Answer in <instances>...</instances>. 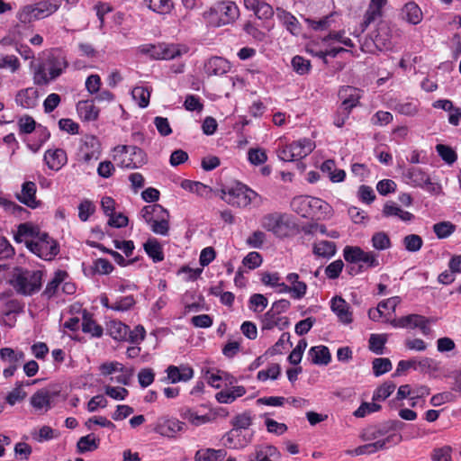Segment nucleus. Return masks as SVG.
<instances>
[{"label":"nucleus","mask_w":461,"mask_h":461,"mask_svg":"<svg viewBox=\"0 0 461 461\" xmlns=\"http://www.w3.org/2000/svg\"><path fill=\"white\" fill-rule=\"evenodd\" d=\"M66 57L61 53L50 54L45 61L40 63L34 70L33 81L39 86H46L58 78L68 68Z\"/></svg>","instance_id":"nucleus-1"},{"label":"nucleus","mask_w":461,"mask_h":461,"mask_svg":"<svg viewBox=\"0 0 461 461\" xmlns=\"http://www.w3.org/2000/svg\"><path fill=\"white\" fill-rule=\"evenodd\" d=\"M41 282V271L16 268L10 284L18 294L30 296L40 291Z\"/></svg>","instance_id":"nucleus-2"},{"label":"nucleus","mask_w":461,"mask_h":461,"mask_svg":"<svg viewBox=\"0 0 461 461\" xmlns=\"http://www.w3.org/2000/svg\"><path fill=\"white\" fill-rule=\"evenodd\" d=\"M240 16V9L232 1H219L203 13V17L216 27L232 23Z\"/></svg>","instance_id":"nucleus-3"},{"label":"nucleus","mask_w":461,"mask_h":461,"mask_svg":"<svg viewBox=\"0 0 461 461\" xmlns=\"http://www.w3.org/2000/svg\"><path fill=\"white\" fill-rule=\"evenodd\" d=\"M26 247L44 260H51L59 251L58 243L46 232H41L35 240H26Z\"/></svg>","instance_id":"nucleus-4"},{"label":"nucleus","mask_w":461,"mask_h":461,"mask_svg":"<svg viewBox=\"0 0 461 461\" xmlns=\"http://www.w3.org/2000/svg\"><path fill=\"white\" fill-rule=\"evenodd\" d=\"M292 209L302 217H311L318 212H326L330 208L323 200L316 197L301 195L294 197L291 202Z\"/></svg>","instance_id":"nucleus-5"},{"label":"nucleus","mask_w":461,"mask_h":461,"mask_svg":"<svg viewBox=\"0 0 461 461\" xmlns=\"http://www.w3.org/2000/svg\"><path fill=\"white\" fill-rule=\"evenodd\" d=\"M114 159L130 152V158L121 159L120 166L125 168H138L146 163V154L136 146L119 145L114 148Z\"/></svg>","instance_id":"nucleus-6"},{"label":"nucleus","mask_w":461,"mask_h":461,"mask_svg":"<svg viewBox=\"0 0 461 461\" xmlns=\"http://www.w3.org/2000/svg\"><path fill=\"white\" fill-rule=\"evenodd\" d=\"M260 224L263 229L278 238H284L288 234V224L285 221V214L279 212L266 214L262 217Z\"/></svg>","instance_id":"nucleus-7"},{"label":"nucleus","mask_w":461,"mask_h":461,"mask_svg":"<svg viewBox=\"0 0 461 461\" xmlns=\"http://www.w3.org/2000/svg\"><path fill=\"white\" fill-rule=\"evenodd\" d=\"M224 196L222 197L225 202H227L230 205L238 206V207H246L248 206L254 197L257 196V194L245 186H240L236 188L230 189L227 193L223 192Z\"/></svg>","instance_id":"nucleus-8"},{"label":"nucleus","mask_w":461,"mask_h":461,"mask_svg":"<svg viewBox=\"0 0 461 461\" xmlns=\"http://www.w3.org/2000/svg\"><path fill=\"white\" fill-rule=\"evenodd\" d=\"M402 440L401 435L391 434L382 440H377L375 442L368 443L363 446H359L355 448L351 454L356 456L373 454L379 450L385 449L388 447L389 444L396 445Z\"/></svg>","instance_id":"nucleus-9"},{"label":"nucleus","mask_w":461,"mask_h":461,"mask_svg":"<svg viewBox=\"0 0 461 461\" xmlns=\"http://www.w3.org/2000/svg\"><path fill=\"white\" fill-rule=\"evenodd\" d=\"M101 155V144L95 136H86L80 148V161L90 163L92 160H97Z\"/></svg>","instance_id":"nucleus-10"},{"label":"nucleus","mask_w":461,"mask_h":461,"mask_svg":"<svg viewBox=\"0 0 461 461\" xmlns=\"http://www.w3.org/2000/svg\"><path fill=\"white\" fill-rule=\"evenodd\" d=\"M184 426V422L175 418H160L158 420L154 430L162 436L171 438L182 431Z\"/></svg>","instance_id":"nucleus-11"},{"label":"nucleus","mask_w":461,"mask_h":461,"mask_svg":"<svg viewBox=\"0 0 461 461\" xmlns=\"http://www.w3.org/2000/svg\"><path fill=\"white\" fill-rule=\"evenodd\" d=\"M36 184L32 181H26L22 185L21 193L16 194L17 200L26 206L35 209L41 205V201L36 199Z\"/></svg>","instance_id":"nucleus-12"},{"label":"nucleus","mask_w":461,"mask_h":461,"mask_svg":"<svg viewBox=\"0 0 461 461\" xmlns=\"http://www.w3.org/2000/svg\"><path fill=\"white\" fill-rule=\"evenodd\" d=\"M330 309L340 322L350 324L353 321L350 306L341 296L337 295L331 299Z\"/></svg>","instance_id":"nucleus-13"},{"label":"nucleus","mask_w":461,"mask_h":461,"mask_svg":"<svg viewBox=\"0 0 461 461\" xmlns=\"http://www.w3.org/2000/svg\"><path fill=\"white\" fill-rule=\"evenodd\" d=\"M167 378L172 384L185 383L191 380L194 376V369L188 365L169 366L167 370Z\"/></svg>","instance_id":"nucleus-14"},{"label":"nucleus","mask_w":461,"mask_h":461,"mask_svg":"<svg viewBox=\"0 0 461 461\" xmlns=\"http://www.w3.org/2000/svg\"><path fill=\"white\" fill-rule=\"evenodd\" d=\"M44 161L50 169L59 171L68 162L67 153L62 149H48L44 154Z\"/></svg>","instance_id":"nucleus-15"},{"label":"nucleus","mask_w":461,"mask_h":461,"mask_svg":"<svg viewBox=\"0 0 461 461\" xmlns=\"http://www.w3.org/2000/svg\"><path fill=\"white\" fill-rule=\"evenodd\" d=\"M403 177L407 184L424 187L431 185L429 176L419 167H410L403 173Z\"/></svg>","instance_id":"nucleus-16"},{"label":"nucleus","mask_w":461,"mask_h":461,"mask_svg":"<svg viewBox=\"0 0 461 461\" xmlns=\"http://www.w3.org/2000/svg\"><path fill=\"white\" fill-rule=\"evenodd\" d=\"M339 96L344 98L341 103L342 109L351 112L359 104L361 95L358 89L347 86L339 90Z\"/></svg>","instance_id":"nucleus-17"},{"label":"nucleus","mask_w":461,"mask_h":461,"mask_svg":"<svg viewBox=\"0 0 461 461\" xmlns=\"http://www.w3.org/2000/svg\"><path fill=\"white\" fill-rule=\"evenodd\" d=\"M244 5L247 9L253 11L259 19L270 18L274 14L272 6L267 3V0H244Z\"/></svg>","instance_id":"nucleus-18"},{"label":"nucleus","mask_w":461,"mask_h":461,"mask_svg":"<svg viewBox=\"0 0 461 461\" xmlns=\"http://www.w3.org/2000/svg\"><path fill=\"white\" fill-rule=\"evenodd\" d=\"M204 69L209 76H221L230 69V66L225 59L212 57L205 63Z\"/></svg>","instance_id":"nucleus-19"},{"label":"nucleus","mask_w":461,"mask_h":461,"mask_svg":"<svg viewBox=\"0 0 461 461\" xmlns=\"http://www.w3.org/2000/svg\"><path fill=\"white\" fill-rule=\"evenodd\" d=\"M159 59H174L188 52L189 49L185 45L174 43H160Z\"/></svg>","instance_id":"nucleus-20"},{"label":"nucleus","mask_w":461,"mask_h":461,"mask_svg":"<svg viewBox=\"0 0 461 461\" xmlns=\"http://www.w3.org/2000/svg\"><path fill=\"white\" fill-rule=\"evenodd\" d=\"M50 392L48 390L41 389L32 394L30 402L36 411L43 413L50 409Z\"/></svg>","instance_id":"nucleus-21"},{"label":"nucleus","mask_w":461,"mask_h":461,"mask_svg":"<svg viewBox=\"0 0 461 461\" xmlns=\"http://www.w3.org/2000/svg\"><path fill=\"white\" fill-rule=\"evenodd\" d=\"M295 160L308 156L315 148V143L311 139L303 138L290 144Z\"/></svg>","instance_id":"nucleus-22"},{"label":"nucleus","mask_w":461,"mask_h":461,"mask_svg":"<svg viewBox=\"0 0 461 461\" xmlns=\"http://www.w3.org/2000/svg\"><path fill=\"white\" fill-rule=\"evenodd\" d=\"M38 91L34 87H28L19 91L15 97L18 105L23 108H33L37 104Z\"/></svg>","instance_id":"nucleus-23"},{"label":"nucleus","mask_w":461,"mask_h":461,"mask_svg":"<svg viewBox=\"0 0 461 461\" xmlns=\"http://www.w3.org/2000/svg\"><path fill=\"white\" fill-rule=\"evenodd\" d=\"M280 456L281 454L276 447L267 445L258 447L249 461H278Z\"/></svg>","instance_id":"nucleus-24"},{"label":"nucleus","mask_w":461,"mask_h":461,"mask_svg":"<svg viewBox=\"0 0 461 461\" xmlns=\"http://www.w3.org/2000/svg\"><path fill=\"white\" fill-rule=\"evenodd\" d=\"M386 2L387 0H371L364 17V24L366 27L382 16V8Z\"/></svg>","instance_id":"nucleus-25"},{"label":"nucleus","mask_w":461,"mask_h":461,"mask_svg":"<svg viewBox=\"0 0 461 461\" xmlns=\"http://www.w3.org/2000/svg\"><path fill=\"white\" fill-rule=\"evenodd\" d=\"M402 16L409 23L418 24L422 20V12L418 5L409 2L402 9Z\"/></svg>","instance_id":"nucleus-26"},{"label":"nucleus","mask_w":461,"mask_h":461,"mask_svg":"<svg viewBox=\"0 0 461 461\" xmlns=\"http://www.w3.org/2000/svg\"><path fill=\"white\" fill-rule=\"evenodd\" d=\"M77 112L85 121H95L99 115V109L93 100L81 101L77 104Z\"/></svg>","instance_id":"nucleus-27"},{"label":"nucleus","mask_w":461,"mask_h":461,"mask_svg":"<svg viewBox=\"0 0 461 461\" xmlns=\"http://www.w3.org/2000/svg\"><path fill=\"white\" fill-rule=\"evenodd\" d=\"M309 356L315 365L327 366L331 360L329 348L322 345L312 347L309 350Z\"/></svg>","instance_id":"nucleus-28"},{"label":"nucleus","mask_w":461,"mask_h":461,"mask_svg":"<svg viewBox=\"0 0 461 461\" xmlns=\"http://www.w3.org/2000/svg\"><path fill=\"white\" fill-rule=\"evenodd\" d=\"M150 230L158 235L167 236L169 231V212L166 209L150 224Z\"/></svg>","instance_id":"nucleus-29"},{"label":"nucleus","mask_w":461,"mask_h":461,"mask_svg":"<svg viewBox=\"0 0 461 461\" xmlns=\"http://www.w3.org/2000/svg\"><path fill=\"white\" fill-rule=\"evenodd\" d=\"M337 252L336 244L332 241L321 240L312 245V253L316 257L324 258H332Z\"/></svg>","instance_id":"nucleus-30"},{"label":"nucleus","mask_w":461,"mask_h":461,"mask_svg":"<svg viewBox=\"0 0 461 461\" xmlns=\"http://www.w3.org/2000/svg\"><path fill=\"white\" fill-rule=\"evenodd\" d=\"M226 456V451L224 449H200L195 453L194 459L195 461H223Z\"/></svg>","instance_id":"nucleus-31"},{"label":"nucleus","mask_w":461,"mask_h":461,"mask_svg":"<svg viewBox=\"0 0 461 461\" xmlns=\"http://www.w3.org/2000/svg\"><path fill=\"white\" fill-rule=\"evenodd\" d=\"M181 187L202 197H208L212 189L201 182L185 179L181 182Z\"/></svg>","instance_id":"nucleus-32"},{"label":"nucleus","mask_w":461,"mask_h":461,"mask_svg":"<svg viewBox=\"0 0 461 461\" xmlns=\"http://www.w3.org/2000/svg\"><path fill=\"white\" fill-rule=\"evenodd\" d=\"M68 273L64 270L55 272L53 278L47 284L43 294L51 298L57 293L59 286L66 280Z\"/></svg>","instance_id":"nucleus-33"},{"label":"nucleus","mask_w":461,"mask_h":461,"mask_svg":"<svg viewBox=\"0 0 461 461\" xmlns=\"http://www.w3.org/2000/svg\"><path fill=\"white\" fill-rule=\"evenodd\" d=\"M335 14H330L318 20L316 19H306L308 25L315 31H328L335 27Z\"/></svg>","instance_id":"nucleus-34"},{"label":"nucleus","mask_w":461,"mask_h":461,"mask_svg":"<svg viewBox=\"0 0 461 461\" xmlns=\"http://www.w3.org/2000/svg\"><path fill=\"white\" fill-rule=\"evenodd\" d=\"M108 333L116 340H127L129 335V326L117 321H112L108 324Z\"/></svg>","instance_id":"nucleus-35"},{"label":"nucleus","mask_w":461,"mask_h":461,"mask_svg":"<svg viewBox=\"0 0 461 461\" xmlns=\"http://www.w3.org/2000/svg\"><path fill=\"white\" fill-rule=\"evenodd\" d=\"M144 250L156 263L164 259L162 247L156 239H149L144 244Z\"/></svg>","instance_id":"nucleus-36"},{"label":"nucleus","mask_w":461,"mask_h":461,"mask_svg":"<svg viewBox=\"0 0 461 461\" xmlns=\"http://www.w3.org/2000/svg\"><path fill=\"white\" fill-rule=\"evenodd\" d=\"M387 429L384 428V424L379 426L369 427L362 433V438L365 441H377L382 440L387 436Z\"/></svg>","instance_id":"nucleus-37"},{"label":"nucleus","mask_w":461,"mask_h":461,"mask_svg":"<svg viewBox=\"0 0 461 461\" xmlns=\"http://www.w3.org/2000/svg\"><path fill=\"white\" fill-rule=\"evenodd\" d=\"M165 208L158 203L144 206L140 215L143 221L149 225L160 213L165 212Z\"/></svg>","instance_id":"nucleus-38"},{"label":"nucleus","mask_w":461,"mask_h":461,"mask_svg":"<svg viewBox=\"0 0 461 461\" xmlns=\"http://www.w3.org/2000/svg\"><path fill=\"white\" fill-rule=\"evenodd\" d=\"M0 358L8 365H18L24 359L23 351H15L11 348H3L0 349Z\"/></svg>","instance_id":"nucleus-39"},{"label":"nucleus","mask_w":461,"mask_h":461,"mask_svg":"<svg viewBox=\"0 0 461 461\" xmlns=\"http://www.w3.org/2000/svg\"><path fill=\"white\" fill-rule=\"evenodd\" d=\"M417 364V371L423 374H429L430 376H435L436 373L440 370L439 363L433 358L423 357L420 360H418Z\"/></svg>","instance_id":"nucleus-40"},{"label":"nucleus","mask_w":461,"mask_h":461,"mask_svg":"<svg viewBox=\"0 0 461 461\" xmlns=\"http://www.w3.org/2000/svg\"><path fill=\"white\" fill-rule=\"evenodd\" d=\"M233 429L228 434V440L231 439L235 434L238 435L240 429H246L251 425V417L249 413H242L235 417L233 420Z\"/></svg>","instance_id":"nucleus-41"},{"label":"nucleus","mask_w":461,"mask_h":461,"mask_svg":"<svg viewBox=\"0 0 461 461\" xmlns=\"http://www.w3.org/2000/svg\"><path fill=\"white\" fill-rule=\"evenodd\" d=\"M99 439L95 438L93 434L81 437L77 441V447L79 453L94 451L98 448Z\"/></svg>","instance_id":"nucleus-42"},{"label":"nucleus","mask_w":461,"mask_h":461,"mask_svg":"<svg viewBox=\"0 0 461 461\" xmlns=\"http://www.w3.org/2000/svg\"><path fill=\"white\" fill-rule=\"evenodd\" d=\"M372 246L376 250H385L392 247L391 240L384 231L374 233L371 239Z\"/></svg>","instance_id":"nucleus-43"},{"label":"nucleus","mask_w":461,"mask_h":461,"mask_svg":"<svg viewBox=\"0 0 461 461\" xmlns=\"http://www.w3.org/2000/svg\"><path fill=\"white\" fill-rule=\"evenodd\" d=\"M387 341L386 334H371L369 338V349L376 355L384 354V345Z\"/></svg>","instance_id":"nucleus-44"},{"label":"nucleus","mask_w":461,"mask_h":461,"mask_svg":"<svg viewBox=\"0 0 461 461\" xmlns=\"http://www.w3.org/2000/svg\"><path fill=\"white\" fill-rule=\"evenodd\" d=\"M402 245L409 252H418L422 248L423 240L417 234H409L402 239Z\"/></svg>","instance_id":"nucleus-45"},{"label":"nucleus","mask_w":461,"mask_h":461,"mask_svg":"<svg viewBox=\"0 0 461 461\" xmlns=\"http://www.w3.org/2000/svg\"><path fill=\"white\" fill-rule=\"evenodd\" d=\"M279 17L283 24L293 35H298L300 33L299 23L294 15L283 11L279 14Z\"/></svg>","instance_id":"nucleus-46"},{"label":"nucleus","mask_w":461,"mask_h":461,"mask_svg":"<svg viewBox=\"0 0 461 461\" xmlns=\"http://www.w3.org/2000/svg\"><path fill=\"white\" fill-rule=\"evenodd\" d=\"M180 416L182 419L188 420L192 424L198 426L209 420L204 415H198L192 409L185 407L180 410Z\"/></svg>","instance_id":"nucleus-47"},{"label":"nucleus","mask_w":461,"mask_h":461,"mask_svg":"<svg viewBox=\"0 0 461 461\" xmlns=\"http://www.w3.org/2000/svg\"><path fill=\"white\" fill-rule=\"evenodd\" d=\"M393 367L392 362L387 357L375 358L372 362V368L375 376H380L389 372Z\"/></svg>","instance_id":"nucleus-48"},{"label":"nucleus","mask_w":461,"mask_h":461,"mask_svg":"<svg viewBox=\"0 0 461 461\" xmlns=\"http://www.w3.org/2000/svg\"><path fill=\"white\" fill-rule=\"evenodd\" d=\"M132 98L137 101L141 108H145L149 104L150 93L143 86H136L131 91Z\"/></svg>","instance_id":"nucleus-49"},{"label":"nucleus","mask_w":461,"mask_h":461,"mask_svg":"<svg viewBox=\"0 0 461 461\" xmlns=\"http://www.w3.org/2000/svg\"><path fill=\"white\" fill-rule=\"evenodd\" d=\"M82 330L85 333H91L94 337H101L103 335V328L97 325L90 317L84 314L81 323Z\"/></svg>","instance_id":"nucleus-50"},{"label":"nucleus","mask_w":461,"mask_h":461,"mask_svg":"<svg viewBox=\"0 0 461 461\" xmlns=\"http://www.w3.org/2000/svg\"><path fill=\"white\" fill-rule=\"evenodd\" d=\"M455 230L456 226L449 221H441L433 226V230L438 239L449 237Z\"/></svg>","instance_id":"nucleus-51"},{"label":"nucleus","mask_w":461,"mask_h":461,"mask_svg":"<svg viewBox=\"0 0 461 461\" xmlns=\"http://www.w3.org/2000/svg\"><path fill=\"white\" fill-rule=\"evenodd\" d=\"M395 389L393 382H386L379 386L373 394V401H384L389 397Z\"/></svg>","instance_id":"nucleus-52"},{"label":"nucleus","mask_w":461,"mask_h":461,"mask_svg":"<svg viewBox=\"0 0 461 461\" xmlns=\"http://www.w3.org/2000/svg\"><path fill=\"white\" fill-rule=\"evenodd\" d=\"M95 212V205L88 199L83 200L78 205V217L82 221H86Z\"/></svg>","instance_id":"nucleus-53"},{"label":"nucleus","mask_w":461,"mask_h":461,"mask_svg":"<svg viewBox=\"0 0 461 461\" xmlns=\"http://www.w3.org/2000/svg\"><path fill=\"white\" fill-rule=\"evenodd\" d=\"M292 67L294 70L299 75H305L309 73L311 69V62L310 60L301 57L295 56L292 59L291 61Z\"/></svg>","instance_id":"nucleus-54"},{"label":"nucleus","mask_w":461,"mask_h":461,"mask_svg":"<svg viewBox=\"0 0 461 461\" xmlns=\"http://www.w3.org/2000/svg\"><path fill=\"white\" fill-rule=\"evenodd\" d=\"M248 159L252 165L258 166L267 161V156L265 149L260 148H252L248 151Z\"/></svg>","instance_id":"nucleus-55"},{"label":"nucleus","mask_w":461,"mask_h":461,"mask_svg":"<svg viewBox=\"0 0 461 461\" xmlns=\"http://www.w3.org/2000/svg\"><path fill=\"white\" fill-rule=\"evenodd\" d=\"M268 301L261 294H254L249 298V309L255 312H261L267 306Z\"/></svg>","instance_id":"nucleus-56"},{"label":"nucleus","mask_w":461,"mask_h":461,"mask_svg":"<svg viewBox=\"0 0 461 461\" xmlns=\"http://www.w3.org/2000/svg\"><path fill=\"white\" fill-rule=\"evenodd\" d=\"M363 251L360 247L346 246L343 249V256L347 262L357 263L361 260Z\"/></svg>","instance_id":"nucleus-57"},{"label":"nucleus","mask_w":461,"mask_h":461,"mask_svg":"<svg viewBox=\"0 0 461 461\" xmlns=\"http://www.w3.org/2000/svg\"><path fill=\"white\" fill-rule=\"evenodd\" d=\"M307 348V342L305 339H300L296 347L290 353L288 360L293 365H298L303 357V354Z\"/></svg>","instance_id":"nucleus-58"},{"label":"nucleus","mask_w":461,"mask_h":461,"mask_svg":"<svg viewBox=\"0 0 461 461\" xmlns=\"http://www.w3.org/2000/svg\"><path fill=\"white\" fill-rule=\"evenodd\" d=\"M329 41L340 42L349 48L354 46L352 40L345 36L344 31L330 32L327 36L323 38V41L327 42Z\"/></svg>","instance_id":"nucleus-59"},{"label":"nucleus","mask_w":461,"mask_h":461,"mask_svg":"<svg viewBox=\"0 0 461 461\" xmlns=\"http://www.w3.org/2000/svg\"><path fill=\"white\" fill-rule=\"evenodd\" d=\"M267 240V235L262 230H256L246 240L249 247L253 249H260Z\"/></svg>","instance_id":"nucleus-60"},{"label":"nucleus","mask_w":461,"mask_h":461,"mask_svg":"<svg viewBox=\"0 0 461 461\" xmlns=\"http://www.w3.org/2000/svg\"><path fill=\"white\" fill-rule=\"evenodd\" d=\"M279 315L274 312L273 309H269L262 318V328L263 330H272L276 324H278Z\"/></svg>","instance_id":"nucleus-61"},{"label":"nucleus","mask_w":461,"mask_h":461,"mask_svg":"<svg viewBox=\"0 0 461 461\" xmlns=\"http://www.w3.org/2000/svg\"><path fill=\"white\" fill-rule=\"evenodd\" d=\"M451 447L443 446L433 449L430 456L433 461H451Z\"/></svg>","instance_id":"nucleus-62"},{"label":"nucleus","mask_w":461,"mask_h":461,"mask_svg":"<svg viewBox=\"0 0 461 461\" xmlns=\"http://www.w3.org/2000/svg\"><path fill=\"white\" fill-rule=\"evenodd\" d=\"M436 149L441 158L448 164H452L456 160V152L448 146L438 144Z\"/></svg>","instance_id":"nucleus-63"},{"label":"nucleus","mask_w":461,"mask_h":461,"mask_svg":"<svg viewBox=\"0 0 461 461\" xmlns=\"http://www.w3.org/2000/svg\"><path fill=\"white\" fill-rule=\"evenodd\" d=\"M135 304V300L132 295H128L120 298L111 305V309L118 312H125L131 309Z\"/></svg>","instance_id":"nucleus-64"}]
</instances>
